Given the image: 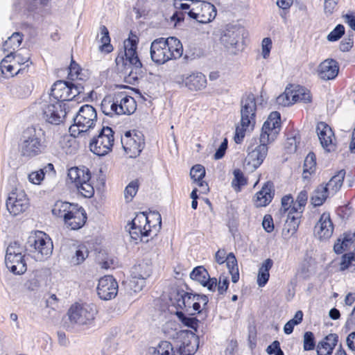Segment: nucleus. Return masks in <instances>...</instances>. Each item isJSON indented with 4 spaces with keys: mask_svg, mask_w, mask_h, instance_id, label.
Here are the masks:
<instances>
[{
    "mask_svg": "<svg viewBox=\"0 0 355 355\" xmlns=\"http://www.w3.org/2000/svg\"><path fill=\"white\" fill-rule=\"evenodd\" d=\"M128 229L130 237L136 242L138 240L144 241L146 236H156L162 226V217L158 212H153L150 217L144 212L136 215L135 218L129 224Z\"/></svg>",
    "mask_w": 355,
    "mask_h": 355,
    "instance_id": "3",
    "label": "nucleus"
},
{
    "mask_svg": "<svg viewBox=\"0 0 355 355\" xmlns=\"http://www.w3.org/2000/svg\"><path fill=\"white\" fill-rule=\"evenodd\" d=\"M280 120L278 112H271L262 126L259 144L255 146L251 144L248 147L244 164L249 171H254L263 162L268 155V144L273 142L279 135Z\"/></svg>",
    "mask_w": 355,
    "mask_h": 355,
    "instance_id": "1",
    "label": "nucleus"
},
{
    "mask_svg": "<svg viewBox=\"0 0 355 355\" xmlns=\"http://www.w3.org/2000/svg\"><path fill=\"white\" fill-rule=\"evenodd\" d=\"M257 103L253 94H248L243 96L241 101V125L236 128L234 141L241 144L245 135V132L253 129L256 123Z\"/></svg>",
    "mask_w": 355,
    "mask_h": 355,
    "instance_id": "6",
    "label": "nucleus"
},
{
    "mask_svg": "<svg viewBox=\"0 0 355 355\" xmlns=\"http://www.w3.org/2000/svg\"><path fill=\"white\" fill-rule=\"evenodd\" d=\"M338 340V336L336 334H330L327 336L324 340L321 341V343H322L324 346L332 347V349H334L337 344Z\"/></svg>",
    "mask_w": 355,
    "mask_h": 355,
    "instance_id": "53",
    "label": "nucleus"
},
{
    "mask_svg": "<svg viewBox=\"0 0 355 355\" xmlns=\"http://www.w3.org/2000/svg\"><path fill=\"white\" fill-rule=\"evenodd\" d=\"M332 347L324 346V345L320 342L317 347L318 355H331L333 352Z\"/></svg>",
    "mask_w": 355,
    "mask_h": 355,
    "instance_id": "62",
    "label": "nucleus"
},
{
    "mask_svg": "<svg viewBox=\"0 0 355 355\" xmlns=\"http://www.w3.org/2000/svg\"><path fill=\"white\" fill-rule=\"evenodd\" d=\"M347 247L348 245L343 239L342 241L340 239H338L337 242L334 244V250L336 254H341Z\"/></svg>",
    "mask_w": 355,
    "mask_h": 355,
    "instance_id": "63",
    "label": "nucleus"
},
{
    "mask_svg": "<svg viewBox=\"0 0 355 355\" xmlns=\"http://www.w3.org/2000/svg\"><path fill=\"white\" fill-rule=\"evenodd\" d=\"M116 103L119 104V114H131L135 112L137 104L135 98L128 96L125 92H119L116 94Z\"/></svg>",
    "mask_w": 355,
    "mask_h": 355,
    "instance_id": "24",
    "label": "nucleus"
},
{
    "mask_svg": "<svg viewBox=\"0 0 355 355\" xmlns=\"http://www.w3.org/2000/svg\"><path fill=\"white\" fill-rule=\"evenodd\" d=\"M139 189V182L137 180L131 181L124 190V196L127 202H130L136 195Z\"/></svg>",
    "mask_w": 355,
    "mask_h": 355,
    "instance_id": "38",
    "label": "nucleus"
},
{
    "mask_svg": "<svg viewBox=\"0 0 355 355\" xmlns=\"http://www.w3.org/2000/svg\"><path fill=\"white\" fill-rule=\"evenodd\" d=\"M345 175V171L340 170L333 176L326 185L327 191L330 195H334L341 187Z\"/></svg>",
    "mask_w": 355,
    "mask_h": 355,
    "instance_id": "30",
    "label": "nucleus"
},
{
    "mask_svg": "<svg viewBox=\"0 0 355 355\" xmlns=\"http://www.w3.org/2000/svg\"><path fill=\"white\" fill-rule=\"evenodd\" d=\"M217 279L215 277L211 278L210 276H209V278H207L204 283H202V286L204 287H207V289L210 291H215L216 288L217 287Z\"/></svg>",
    "mask_w": 355,
    "mask_h": 355,
    "instance_id": "61",
    "label": "nucleus"
},
{
    "mask_svg": "<svg viewBox=\"0 0 355 355\" xmlns=\"http://www.w3.org/2000/svg\"><path fill=\"white\" fill-rule=\"evenodd\" d=\"M300 223V212L297 214V216L287 215L284 227L282 230V234L285 237L293 236L297 230Z\"/></svg>",
    "mask_w": 355,
    "mask_h": 355,
    "instance_id": "28",
    "label": "nucleus"
},
{
    "mask_svg": "<svg viewBox=\"0 0 355 355\" xmlns=\"http://www.w3.org/2000/svg\"><path fill=\"white\" fill-rule=\"evenodd\" d=\"M244 29L238 26H230L220 37L221 43L233 54L239 50V41L243 38Z\"/></svg>",
    "mask_w": 355,
    "mask_h": 355,
    "instance_id": "15",
    "label": "nucleus"
},
{
    "mask_svg": "<svg viewBox=\"0 0 355 355\" xmlns=\"http://www.w3.org/2000/svg\"><path fill=\"white\" fill-rule=\"evenodd\" d=\"M176 315L179 320L187 327L197 330L198 320L196 318L186 316L182 311H177Z\"/></svg>",
    "mask_w": 355,
    "mask_h": 355,
    "instance_id": "41",
    "label": "nucleus"
},
{
    "mask_svg": "<svg viewBox=\"0 0 355 355\" xmlns=\"http://www.w3.org/2000/svg\"><path fill=\"white\" fill-rule=\"evenodd\" d=\"M318 139L323 148L327 151H333L335 144L333 142L334 134L331 128L324 122H320L316 127Z\"/></svg>",
    "mask_w": 355,
    "mask_h": 355,
    "instance_id": "20",
    "label": "nucleus"
},
{
    "mask_svg": "<svg viewBox=\"0 0 355 355\" xmlns=\"http://www.w3.org/2000/svg\"><path fill=\"white\" fill-rule=\"evenodd\" d=\"M19 146L21 155L25 157L42 153L46 147L45 132L40 128H27L22 133Z\"/></svg>",
    "mask_w": 355,
    "mask_h": 355,
    "instance_id": "5",
    "label": "nucleus"
},
{
    "mask_svg": "<svg viewBox=\"0 0 355 355\" xmlns=\"http://www.w3.org/2000/svg\"><path fill=\"white\" fill-rule=\"evenodd\" d=\"M83 92L84 87L81 83L57 80L52 85L51 96L54 98L53 101L63 103L72 101Z\"/></svg>",
    "mask_w": 355,
    "mask_h": 355,
    "instance_id": "9",
    "label": "nucleus"
},
{
    "mask_svg": "<svg viewBox=\"0 0 355 355\" xmlns=\"http://www.w3.org/2000/svg\"><path fill=\"white\" fill-rule=\"evenodd\" d=\"M355 266V258L352 253H346L341 257L340 270L344 271L349 267Z\"/></svg>",
    "mask_w": 355,
    "mask_h": 355,
    "instance_id": "42",
    "label": "nucleus"
},
{
    "mask_svg": "<svg viewBox=\"0 0 355 355\" xmlns=\"http://www.w3.org/2000/svg\"><path fill=\"white\" fill-rule=\"evenodd\" d=\"M131 286L135 292L140 291L145 286V280L152 272L151 266L147 263H140L131 268Z\"/></svg>",
    "mask_w": 355,
    "mask_h": 355,
    "instance_id": "16",
    "label": "nucleus"
},
{
    "mask_svg": "<svg viewBox=\"0 0 355 355\" xmlns=\"http://www.w3.org/2000/svg\"><path fill=\"white\" fill-rule=\"evenodd\" d=\"M225 261L229 272L239 270L237 261L233 252H230L227 255Z\"/></svg>",
    "mask_w": 355,
    "mask_h": 355,
    "instance_id": "52",
    "label": "nucleus"
},
{
    "mask_svg": "<svg viewBox=\"0 0 355 355\" xmlns=\"http://www.w3.org/2000/svg\"><path fill=\"white\" fill-rule=\"evenodd\" d=\"M53 243L49 236L41 231L35 232L28 238L25 250L33 253L34 258L37 261H43L52 254Z\"/></svg>",
    "mask_w": 355,
    "mask_h": 355,
    "instance_id": "7",
    "label": "nucleus"
},
{
    "mask_svg": "<svg viewBox=\"0 0 355 355\" xmlns=\"http://www.w3.org/2000/svg\"><path fill=\"white\" fill-rule=\"evenodd\" d=\"M74 204L68 202L57 201L52 208V214L56 217L63 218L69 214Z\"/></svg>",
    "mask_w": 355,
    "mask_h": 355,
    "instance_id": "33",
    "label": "nucleus"
},
{
    "mask_svg": "<svg viewBox=\"0 0 355 355\" xmlns=\"http://www.w3.org/2000/svg\"><path fill=\"white\" fill-rule=\"evenodd\" d=\"M182 45L179 40L170 37L167 39L160 37L155 40L150 45V57L158 64H162L172 59L182 56Z\"/></svg>",
    "mask_w": 355,
    "mask_h": 355,
    "instance_id": "4",
    "label": "nucleus"
},
{
    "mask_svg": "<svg viewBox=\"0 0 355 355\" xmlns=\"http://www.w3.org/2000/svg\"><path fill=\"white\" fill-rule=\"evenodd\" d=\"M69 72L68 75L69 79L71 80H74L75 79H78L79 76V71H80V67L79 65L74 62L73 60L71 61L70 66L69 67Z\"/></svg>",
    "mask_w": 355,
    "mask_h": 355,
    "instance_id": "51",
    "label": "nucleus"
},
{
    "mask_svg": "<svg viewBox=\"0 0 355 355\" xmlns=\"http://www.w3.org/2000/svg\"><path fill=\"white\" fill-rule=\"evenodd\" d=\"M96 314L97 309L93 304L76 303L68 311L70 321L79 325L91 324Z\"/></svg>",
    "mask_w": 355,
    "mask_h": 355,
    "instance_id": "12",
    "label": "nucleus"
},
{
    "mask_svg": "<svg viewBox=\"0 0 355 355\" xmlns=\"http://www.w3.org/2000/svg\"><path fill=\"white\" fill-rule=\"evenodd\" d=\"M285 148L287 150L288 153H293L296 152L297 150V138L296 137H293L288 138L286 144Z\"/></svg>",
    "mask_w": 355,
    "mask_h": 355,
    "instance_id": "57",
    "label": "nucleus"
},
{
    "mask_svg": "<svg viewBox=\"0 0 355 355\" xmlns=\"http://www.w3.org/2000/svg\"><path fill=\"white\" fill-rule=\"evenodd\" d=\"M114 132L108 126L103 127L96 137L89 143V149L98 156H104L112 151L114 142Z\"/></svg>",
    "mask_w": 355,
    "mask_h": 355,
    "instance_id": "11",
    "label": "nucleus"
},
{
    "mask_svg": "<svg viewBox=\"0 0 355 355\" xmlns=\"http://www.w3.org/2000/svg\"><path fill=\"white\" fill-rule=\"evenodd\" d=\"M175 300L180 309L189 311L192 303L196 302V298L194 293L185 292L184 290H177Z\"/></svg>",
    "mask_w": 355,
    "mask_h": 355,
    "instance_id": "26",
    "label": "nucleus"
},
{
    "mask_svg": "<svg viewBox=\"0 0 355 355\" xmlns=\"http://www.w3.org/2000/svg\"><path fill=\"white\" fill-rule=\"evenodd\" d=\"M86 220L87 214L85 209L79 207L78 205L74 204L69 214L64 218V222L67 227L73 230H79L85 225Z\"/></svg>",
    "mask_w": 355,
    "mask_h": 355,
    "instance_id": "19",
    "label": "nucleus"
},
{
    "mask_svg": "<svg viewBox=\"0 0 355 355\" xmlns=\"http://www.w3.org/2000/svg\"><path fill=\"white\" fill-rule=\"evenodd\" d=\"M89 252L85 246H79L76 250L75 255L71 258V263L74 265L82 263L88 257Z\"/></svg>",
    "mask_w": 355,
    "mask_h": 355,
    "instance_id": "40",
    "label": "nucleus"
},
{
    "mask_svg": "<svg viewBox=\"0 0 355 355\" xmlns=\"http://www.w3.org/2000/svg\"><path fill=\"white\" fill-rule=\"evenodd\" d=\"M209 274L204 266H197L190 273L191 279L198 282L201 285L209 278Z\"/></svg>",
    "mask_w": 355,
    "mask_h": 355,
    "instance_id": "36",
    "label": "nucleus"
},
{
    "mask_svg": "<svg viewBox=\"0 0 355 355\" xmlns=\"http://www.w3.org/2000/svg\"><path fill=\"white\" fill-rule=\"evenodd\" d=\"M326 187L323 184L319 185L313 192L311 196V203L314 207L322 205L329 196Z\"/></svg>",
    "mask_w": 355,
    "mask_h": 355,
    "instance_id": "31",
    "label": "nucleus"
},
{
    "mask_svg": "<svg viewBox=\"0 0 355 355\" xmlns=\"http://www.w3.org/2000/svg\"><path fill=\"white\" fill-rule=\"evenodd\" d=\"M337 2L336 0H324V10L326 14L333 13Z\"/></svg>",
    "mask_w": 355,
    "mask_h": 355,
    "instance_id": "64",
    "label": "nucleus"
},
{
    "mask_svg": "<svg viewBox=\"0 0 355 355\" xmlns=\"http://www.w3.org/2000/svg\"><path fill=\"white\" fill-rule=\"evenodd\" d=\"M28 206V199L22 189L15 188L9 193L6 200V207L12 215L17 216L23 213Z\"/></svg>",
    "mask_w": 355,
    "mask_h": 355,
    "instance_id": "14",
    "label": "nucleus"
},
{
    "mask_svg": "<svg viewBox=\"0 0 355 355\" xmlns=\"http://www.w3.org/2000/svg\"><path fill=\"white\" fill-rule=\"evenodd\" d=\"M44 178V169H40L37 171L32 172L28 175L29 181L35 184H40L41 181Z\"/></svg>",
    "mask_w": 355,
    "mask_h": 355,
    "instance_id": "50",
    "label": "nucleus"
},
{
    "mask_svg": "<svg viewBox=\"0 0 355 355\" xmlns=\"http://www.w3.org/2000/svg\"><path fill=\"white\" fill-rule=\"evenodd\" d=\"M73 124L69 127V132L73 137L93 128L97 121V113L91 105L81 106L73 117Z\"/></svg>",
    "mask_w": 355,
    "mask_h": 355,
    "instance_id": "8",
    "label": "nucleus"
},
{
    "mask_svg": "<svg viewBox=\"0 0 355 355\" xmlns=\"http://www.w3.org/2000/svg\"><path fill=\"white\" fill-rule=\"evenodd\" d=\"M23 35L15 32L6 40L3 44L4 51H15L21 44Z\"/></svg>",
    "mask_w": 355,
    "mask_h": 355,
    "instance_id": "32",
    "label": "nucleus"
},
{
    "mask_svg": "<svg viewBox=\"0 0 355 355\" xmlns=\"http://www.w3.org/2000/svg\"><path fill=\"white\" fill-rule=\"evenodd\" d=\"M218 292L220 295H223L227 290L229 286V279L227 277H220L219 282L217 284Z\"/></svg>",
    "mask_w": 355,
    "mask_h": 355,
    "instance_id": "54",
    "label": "nucleus"
},
{
    "mask_svg": "<svg viewBox=\"0 0 355 355\" xmlns=\"http://www.w3.org/2000/svg\"><path fill=\"white\" fill-rule=\"evenodd\" d=\"M272 48V40L269 37H265L262 41V55L263 58L269 56Z\"/></svg>",
    "mask_w": 355,
    "mask_h": 355,
    "instance_id": "55",
    "label": "nucleus"
},
{
    "mask_svg": "<svg viewBox=\"0 0 355 355\" xmlns=\"http://www.w3.org/2000/svg\"><path fill=\"white\" fill-rule=\"evenodd\" d=\"M154 355H174L171 343L168 341H162L155 348Z\"/></svg>",
    "mask_w": 355,
    "mask_h": 355,
    "instance_id": "39",
    "label": "nucleus"
},
{
    "mask_svg": "<svg viewBox=\"0 0 355 355\" xmlns=\"http://www.w3.org/2000/svg\"><path fill=\"white\" fill-rule=\"evenodd\" d=\"M291 88L286 87L285 92L277 98V103L282 106H289L293 104L291 98Z\"/></svg>",
    "mask_w": 355,
    "mask_h": 355,
    "instance_id": "44",
    "label": "nucleus"
},
{
    "mask_svg": "<svg viewBox=\"0 0 355 355\" xmlns=\"http://www.w3.org/2000/svg\"><path fill=\"white\" fill-rule=\"evenodd\" d=\"M121 144L125 152L130 157L139 156L144 147L143 135L141 133H135L132 137L130 132H125L124 138L121 139Z\"/></svg>",
    "mask_w": 355,
    "mask_h": 355,
    "instance_id": "17",
    "label": "nucleus"
},
{
    "mask_svg": "<svg viewBox=\"0 0 355 355\" xmlns=\"http://www.w3.org/2000/svg\"><path fill=\"white\" fill-rule=\"evenodd\" d=\"M191 179L194 181H200L205 175V167L200 164L193 166L190 171Z\"/></svg>",
    "mask_w": 355,
    "mask_h": 355,
    "instance_id": "46",
    "label": "nucleus"
},
{
    "mask_svg": "<svg viewBox=\"0 0 355 355\" xmlns=\"http://www.w3.org/2000/svg\"><path fill=\"white\" fill-rule=\"evenodd\" d=\"M273 196V184L270 182H267L261 189L256 193L254 205L257 207H266L272 201Z\"/></svg>",
    "mask_w": 355,
    "mask_h": 355,
    "instance_id": "25",
    "label": "nucleus"
},
{
    "mask_svg": "<svg viewBox=\"0 0 355 355\" xmlns=\"http://www.w3.org/2000/svg\"><path fill=\"white\" fill-rule=\"evenodd\" d=\"M137 43L134 39H128L124 42V51L119 53L116 58V64L118 69L124 76L125 81L134 85L142 78L146 70L139 58L137 52Z\"/></svg>",
    "mask_w": 355,
    "mask_h": 355,
    "instance_id": "2",
    "label": "nucleus"
},
{
    "mask_svg": "<svg viewBox=\"0 0 355 355\" xmlns=\"http://www.w3.org/2000/svg\"><path fill=\"white\" fill-rule=\"evenodd\" d=\"M315 347V341L313 334L311 331H306L304 334L303 348L305 351L313 350Z\"/></svg>",
    "mask_w": 355,
    "mask_h": 355,
    "instance_id": "45",
    "label": "nucleus"
},
{
    "mask_svg": "<svg viewBox=\"0 0 355 355\" xmlns=\"http://www.w3.org/2000/svg\"><path fill=\"white\" fill-rule=\"evenodd\" d=\"M118 292V284L111 275H105L98 281L97 293L99 297L104 300L114 298Z\"/></svg>",
    "mask_w": 355,
    "mask_h": 355,
    "instance_id": "18",
    "label": "nucleus"
},
{
    "mask_svg": "<svg viewBox=\"0 0 355 355\" xmlns=\"http://www.w3.org/2000/svg\"><path fill=\"white\" fill-rule=\"evenodd\" d=\"M263 228L268 233H270L274 230V223L272 218L270 215H266L263 217L262 222Z\"/></svg>",
    "mask_w": 355,
    "mask_h": 355,
    "instance_id": "56",
    "label": "nucleus"
},
{
    "mask_svg": "<svg viewBox=\"0 0 355 355\" xmlns=\"http://www.w3.org/2000/svg\"><path fill=\"white\" fill-rule=\"evenodd\" d=\"M227 148V139H225L220 145L219 148L216 150L214 154L215 159H220L225 155V151Z\"/></svg>",
    "mask_w": 355,
    "mask_h": 355,
    "instance_id": "58",
    "label": "nucleus"
},
{
    "mask_svg": "<svg viewBox=\"0 0 355 355\" xmlns=\"http://www.w3.org/2000/svg\"><path fill=\"white\" fill-rule=\"evenodd\" d=\"M182 82L191 91H199L205 89L207 85L206 76L200 72L184 75L181 78Z\"/></svg>",
    "mask_w": 355,
    "mask_h": 355,
    "instance_id": "22",
    "label": "nucleus"
},
{
    "mask_svg": "<svg viewBox=\"0 0 355 355\" xmlns=\"http://www.w3.org/2000/svg\"><path fill=\"white\" fill-rule=\"evenodd\" d=\"M307 199H308L307 191L305 190L301 191L299 193V194L297 197V199H296V201L298 203L299 209H301V207L304 208V207L306 204V202H307Z\"/></svg>",
    "mask_w": 355,
    "mask_h": 355,
    "instance_id": "60",
    "label": "nucleus"
},
{
    "mask_svg": "<svg viewBox=\"0 0 355 355\" xmlns=\"http://www.w3.org/2000/svg\"><path fill=\"white\" fill-rule=\"evenodd\" d=\"M113 105L114 103H112L110 97L103 98L101 104V108L103 113L107 116H112V110L111 109V106Z\"/></svg>",
    "mask_w": 355,
    "mask_h": 355,
    "instance_id": "49",
    "label": "nucleus"
},
{
    "mask_svg": "<svg viewBox=\"0 0 355 355\" xmlns=\"http://www.w3.org/2000/svg\"><path fill=\"white\" fill-rule=\"evenodd\" d=\"M83 174L82 176L84 178V169H80L77 167L71 168L68 171V177L71 180L72 182H74L75 180H77L78 177V174Z\"/></svg>",
    "mask_w": 355,
    "mask_h": 355,
    "instance_id": "59",
    "label": "nucleus"
},
{
    "mask_svg": "<svg viewBox=\"0 0 355 355\" xmlns=\"http://www.w3.org/2000/svg\"><path fill=\"white\" fill-rule=\"evenodd\" d=\"M24 248L18 242L10 243L6 250L5 262L6 267L15 275L24 274L26 270L24 259Z\"/></svg>",
    "mask_w": 355,
    "mask_h": 355,
    "instance_id": "10",
    "label": "nucleus"
},
{
    "mask_svg": "<svg viewBox=\"0 0 355 355\" xmlns=\"http://www.w3.org/2000/svg\"><path fill=\"white\" fill-rule=\"evenodd\" d=\"M339 65L334 59H327L322 62L318 68L319 78L324 80L334 79L338 73Z\"/></svg>",
    "mask_w": 355,
    "mask_h": 355,
    "instance_id": "21",
    "label": "nucleus"
},
{
    "mask_svg": "<svg viewBox=\"0 0 355 355\" xmlns=\"http://www.w3.org/2000/svg\"><path fill=\"white\" fill-rule=\"evenodd\" d=\"M78 191L85 198H91L94 193L93 186L89 181H85L77 187Z\"/></svg>",
    "mask_w": 355,
    "mask_h": 355,
    "instance_id": "43",
    "label": "nucleus"
},
{
    "mask_svg": "<svg viewBox=\"0 0 355 355\" xmlns=\"http://www.w3.org/2000/svg\"><path fill=\"white\" fill-rule=\"evenodd\" d=\"M316 165L315 155L313 153H309L304 159L303 178L306 179L309 175L315 171Z\"/></svg>",
    "mask_w": 355,
    "mask_h": 355,
    "instance_id": "35",
    "label": "nucleus"
},
{
    "mask_svg": "<svg viewBox=\"0 0 355 355\" xmlns=\"http://www.w3.org/2000/svg\"><path fill=\"white\" fill-rule=\"evenodd\" d=\"M273 261L270 259H266L260 266L257 275V284L259 287L264 286L270 277L269 271L272 267Z\"/></svg>",
    "mask_w": 355,
    "mask_h": 355,
    "instance_id": "29",
    "label": "nucleus"
},
{
    "mask_svg": "<svg viewBox=\"0 0 355 355\" xmlns=\"http://www.w3.org/2000/svg\"><path fill=\"white\" fill-rule=\"evenodd\" d=\"M233 174L234 179L232 180V185L236 191H239L241 190V187L247 184V180L240 169H235Z\"/></svg>",
    "mask_w": 355,
    "mask_h": 355,
    "instance_id": "37",
    "label": "nucleus"
},
{
    "mask_svg": "<svg viewBox=\"0 0 355 355\" xmlns=\"http://www.w3.org/2000/svg\"><path fill=\"white\" fill-rule=\"evenodd\" d=\"M30 53L27 49H21L19 52L15 53L16 63L18 64H25L28 67V62H30Z\"/></svg>",
    "mask_w": 355,
    "mask_h": 355,
    "instance_id": "47",
    "label": "nucleus"
},
{
    "mask_svg": "<svg viewBox=\"0 0 355 355\" xmlns=\"http://www.w3.org/2000/svg\"><path fill=\"white\" fill-rule=\"evenodd\" d=\"M67 104L50 100V101H43L41 103V110L43 117L46 122L58 125L63 122L69 111H67Z\"/></svg>",
    "mask_w": 355,
    "mask_h": 355,
    "instance_id": "13",
    "label": "nucleus"
},
{
    "mask_svg": "<svg viewBox=\"0 0 355 355\" xmlns=\"http://www.w3.org/2000/svg\"><path fill=\"white\" fill-rule=\"evenodd\" d=\"M288 88H291V92H292L291 96L293 103L297 102H302L304 103L311 102L312 96L310 91L305 87L300 85H291Z\"/></svg>",
    "mask_w": 355,
    "mask_h": 355,
    "instance_id": "27",
    "label": "nucleus"
},
{
    "mask_svg": "<svg viewBox=\"0 0 355 355\" xmlns=\"http://www.w3.org/2000/svg\"><path fill=\"white\" fill-rule=\"evenodd\" d=\"M344 33L345 27L342 24H338L327 35V40L330 42L337 41L344 35Z\"/></svg>",
    "mask_w": 355,
    "mask_h": 355,
    "instance_id": "48",
    "label": "nucleus"
},
{
    "mask_svg": "<svg viewBox=\"0 0 355 355\" xmlns=\"http://www.w3.org/2000/svg\"><path fill=\"white\" fill-rule=\"evenodd\" d=\"M100 42L102 44L100 46L101 51L110 53L113 50V47L110 44L109 31L105 26L102 25L100 26Z\"/></svg>",
    "mask_w": 355,
    "mask_h": 355,
    "instance_id": "34",
    "label": "nucleus"
},
{
    "mask_svg": "<svg viewBox=\"0 0 355 355\" xmlns=\"http://www.w3.org/2000/svg\"><path fill=\"white\" fill-rule=\"evenodd\" d=\"M334 225L329 213H323L319 221L315 226L314 232L318 237L322 239L329 238L333 233Z\"/></svg>",
    "mask_w": 355,
    "mask_h": 355,
    "instance_id": "23",
    "label": "nucleus"
}]
</instances>
